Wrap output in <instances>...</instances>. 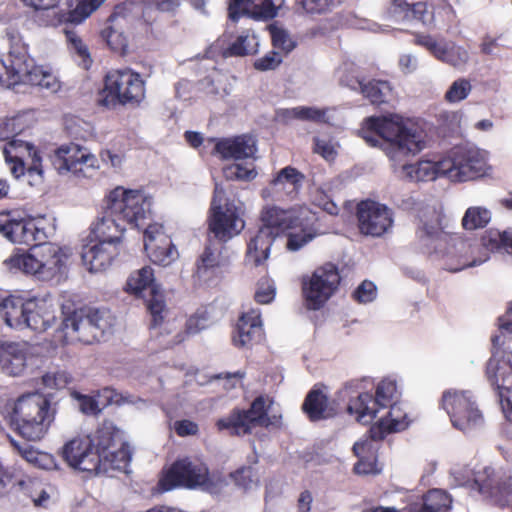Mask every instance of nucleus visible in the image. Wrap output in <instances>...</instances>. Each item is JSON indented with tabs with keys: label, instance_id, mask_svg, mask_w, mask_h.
Here are the masks:
<instances>
[{
	"label": "nucleus",
	"instance_id": "32",
	"mask_svg": "<svg viewBox=\"0 0 512 512\" xmlns=\"http://www.w3.org/2000/svg\"><path fill=\"white\" fill-rule=\"evenodd\" d=\"M6 37L9 43V51L6 58L2 61L6 77L12 72H25L26 64L30 62L28 57V46L23 42L20 34L14 29L6 31Z\"/></svg>",
	"mask_w": 512,
	"mask_h": 512
},
{
	"label": "nucleus",
	"instance_id": "57",
	"mask_svg": "<svg viewBox=\"0 0 512 512\" xmlns=\"http://www.w3.org/2000/svg\"><path fill=\"white\" fill-rule=\"evenodd\" d=\"M271 39L272 46L275 49L282 50L285 54H288L296 47V43L291 39L289 34L281 28H273L271 30Z\"/></svg>",
	"mask_w": 512,
	"mask_h": 512
},
{
	"label": "nucleus",
	"instance_id": "25",
	"mask_svg": "<svg viewBox=\"0 0 512 512\" xmlns=\"http://www.w3.org/2000/svg\"><path fill=\"white\" fill-rule=\"evenodd\" d=\"M30 345L25 341H0V370L11 377L22 376L27 369Z\"/></svg>",
	"mask_w": 512,
	"mask_h": 512
},
{
	"label": "nucleus",
	"instance_id": "37",
	"mask_svg": "<svg viewBox=\"0 0 512 512\" xmlns=\"http://www.w3.org/2000/svg\"><path fill=\"white\" fill-rule=\"evenodd\" d=\"M372 441L368 435L367 439L356 442L353 445L352 450L358 457V461L354 465L356 474L369 475L379 473L376 456L372 453Z\"/></svg>",
	"mask_w": 512,
	"mask_h": 512
},
{
	"label": "nucleus",
	"instance_id": "19",
	"mask_svg": "<svg viewBox=\"0 0 512 512\" xmlns=\"http://www.w3.org/2000/svg\"><path fill=\"white\" fill-rule=\"evenodd\" d=\"M442 407L448 413L453 426L461 431H468L483 421L481 412L466 392H444Z\"/></svg>",
	"mask_w": 512,
	"mask_h": 512
},
{
	"label": "nucleus",
	"instance_id": "60",
	"mask_svg": "<svg viewBox=\"0 0 512 512\" xmlns=\"http://www.w3.org/2000/svg\"><path fill=\"white\" fill-rule=\"evenodd\" d=\"M235 485L243 489H248L252 483L253 468L242 466L229 474Z\"/></svg>",
	"mask_w": 512,
	"mask_h": 512
},
{
	"label": "nucleus",
	"instance_id": "59",
	"mask_svg": "<svg viewBox=\"0 0 512 512\" xmlns=\"http://www.w3.org/2000/svg\"><path fill=\"white\" fill-rule=\"evenodd\" d=\"M314 153L319 154L327 162H334L338 156L336 146L332 141L315 138L314 139Z\"/></svg>",
	"mask_w": 512,
	"mask_h": 512
},
{
	"label": "nucleus",
	"instance_id": "3",
	"mask_svg": "<svg viewBox=\"0 0 512 512\" xmlns=\"http://www.w3.org/2000/svg\"><path fill=\"white\" fill-rule=\"evenodd\" d=\"M396 392V381L385 378L377 384L374 396L363 392L350 400L348 412L355 414L357 420L363 424L371 423L380 409L389 407L387 414L370 427L369 436L372 440H383L388 434L408 428L410 421L407 415L400 407L392 405Z\"/></svg>",
	"mask_w": 512,
	"mask_h": 512
},
{
	"label": "nucleus",
	"instance_id": "61",
	"mask_svg": "<svg viewBox=\"0 0 512 512\" xmlns=\"http://www.w3.org/2000/svg\"><path fill=\"white\" fill-rule=\"evenodd\" d=\"M64 33L68 43L71 47L77 52V54L83 59L89 58V52L87 46L84 44L82 39L78 36L76 31L69 29L68 27L64 28Z\"/></svg>",
	"mask_w": 512,
	"mask_h": 512
},
{
	"label": "nucleus",
	"instance_id": "46",
	"mask_svg": "<svg viewBox=\"0 0 512 512\" xmlns=\"http://www.w3.org/2000/svg\"><path fill=\"white\" fill-rule=\"evenodd\" d=\"M491 219L488 209L482 207H470L462 218V226L466 230H475L485 227Z\"/></svg>",
	"mask_w": 512,
	"mask_h": 512
},
{
	"label": "nucleus",
	"instance_id": "21",
	"mask_svg": "<svg viewBox=\"0 0 512 512\" xmlns=\"http://www.w3.org/2000/svg\"><path fill=\"white\" fill-rule=\"evenodd\" d=\"M61 456L74 469L89 473L101 472L99 454L94 451V441L88 435L78 436L66 442Z\"/></svg>",
	"mask_w": 512,
	"mask_h": 512
},
{
	"label": "nucleus",
	"instance_id": "7",
	"mask_svg": "<svg viewBox=\"0 0 512 512\" xmlns=\"http://www.w3.org/2000/svg\"><path fill=\"white\" fill-rule=\"evenodd\" d=\"M146 97V82L142 75L129 67L109 70L99 91V105L108 109L117 106L139 107Z\"/></svg>",
	"mask_w": 512,
	"mask_h": 512
},
{
	"label": "nucleus",
	"instance_id": "62",
	"mask_svg": "<svg viewBox=\"0 0 512 512\" xmlns=\"http://www.w3.org/2000/svg\"><path fill=\"white\" fill-rule=\"evenodd\" d=\"M252 7L253 0H229V17L233 20H237L241 14L249 13Z\"/></svg>",
	"mask_w": 512,
	"mask_h": 512
},
{
	"label": "nucleus",
	"instance_id": "15",
	"mask_svg": "<svg viewBox=\"0 0 512 512\" xmlns=\"http://www.w3.org/2000/svg\"><path fill=\"white\" fill-rule=\"evenodd\" d=\"M448 6L447 0H392L388 14L395 22H417L431 28Z\"/></svg>",
	"mask_w": 512,
	"mask_h": 512
},
{
	"label": "nucleus",
	"instance_id": "11",
	"mask_svg": "<svg viewBox=\"0 0 512 512\" xmlns=\"http://www.w3.org/2000/svg\"><path fill=\"white\" fill-rule=\"evenodd\" d=\"M207 221L209 231L224 242L239 234L245 225L240 208L225 198V191L219 184L215 185Z\"/></svg>",
	"mask_w": 512,
	"mask_h": 512
},
{
	"label": "nucleus",
	"instance_id": "34",
	"mask_svg": "<svg viewBox=\"0 0 512 512\" xmlns=\"http://www.w3.org/2000/svg\"><path fill=\"white\" fill-rule=\"evenodd\" d=\"M15 495L22 501H31L35 507L46 508L50 495L43 481L36 477L21 476L14 484Z\"/></svg>",
	"mask_w": 512,
	"mask_h": 512
},
{
	"label": "nucleus",
	"instance_id": "26",
	"mask_svg": "<svg viewBox=\"0 0 512 512\" xmlns=\"http://www.w3.org/2000/svg\"><path fill=\"white\" fill-rule=\"evenodd\" d=\"M121 245L109 241L91 239L82 247L81 258L90 272L107 270L119 256Z\"/></svg>",
	"mask_w": 512,
	"mask_h": 512
},
{
	"label": "nucleus",
	"instance_id": "18",
	"mask_svg": "<svg viewBox=\"0 0 512 512\" xmlns=\"http://www.w3.org/2000/svg\"><path fill=\"white\" fill-rule=\"evenodd\" d=\"M358 229L362 235L381 237L393 226V212L385 204L366 199L356 206Z\"/></svg>",
	"mask_w": 512,
	"mask_h": 512
},
{
	"label": "nucleus",
	"instance_id": "45",
	"mask_svg": "<svg viewBox=\"0 0 512 512\" xmlns=\"http://www.w3.org/2000/svg\"><path fill=\"white\" fill-rule=\"evenodd\" d=\"M423 496L426 512H447L451 508L452 498L442 489H431Z\"/></svg>",
	"mask_w": 512,
	"mask_h": 512
},
{
	"label": "nucleus",
	"instance_id": "24",
	"mask_svg": "<svg viewBox=\"0 0 512 512\" xmlns=\"http://www.w3.org/2000/svg\"><path fill=\"white\" fill-rule=\"evenodd\" d=\"M144 249L148 258L157 265L168 266L178 255L171 238L159 224H150L144 231Z\"/></svg>",
	"mask_w": 512,
	"mask_h": 512
},
{
	"label": "nucleus",
	"instance_id": "28",
	"mask_svg": "<svg viewBox=\"0 0 512 512\" xmlns=\"http://www.w3.org/2000/svg\"><path fill=\"white\" fill-rule=\"evenodd\" d=\"M128 25L129 21L124 14V7L116 6L100 33L110 50L120 56H124L128 52L129 43L126 35Z\"/></svg>",
	"mask_w": 512,
	"mask_h": 512
},
{
	"label": "nucleus",
	"instance_id": "39",
	"mask_svg": "<svg viewBox=\"0 0 512 512\" xmlns=\"http://www.w3.org/2000/svg\"><path fill=\"white\" fill-rule=\"evenodd\" d=\"M122 441V432L113 422L104 421L96 431V444L94 451H97L99 458L109 450L115 448Z\"/></svg>",
	"mask_w": 512,
	"mask_h": 512
},
{
	"label": "nucleus",
	"instance_id": "5",
	"mask_svg": "<svg viewBox=\"0 0 512 512\" xmlns=\"http://www.w3.org/2000/svg\"><path fill=\"white\" fill-rule=\"evenodd\" d=\"M361 137L371 147H380L393 161H402L423 148L420 134L408 128L398 116H372L363 121Z\"/></svg>",
	"mask_w": 512,
	"mask_h": 512
},
{
	"label": "nucleus",
	"instance_id": "13",
	"mask_svg": "<svg viewBox=\"0 0 512 512\" xmlns=\"http://www.w3.org/2000/svg\"><path fill=\"white\" fill-rule=\"evenodd\" d=\"M52 165L60 174L92 178L100 168L97 157L85 146L74 142L58 147L51 157Z\"/></svg>",
	"mask_w": 512,
	"mask_h": 512
},
{
	"label": "nucleus",
	"instance_id": "16",
	"mask_svg": "<svg viewBox=\"0 0 512 512\" xmlns=\"http://www.w3.org/2000/svg\"><path fill=\"white\" fill-rule=\"evenodd\" d=\"M503 231L495 229L487 230L481 237L479 242L458 239L454 243V247L462 252L456 266H448L451 272H458L465 268L480 265L489 259V252L504 249Z\"/></svg>",
	"mask_w": 512,
	"mask_h": 512
},
{
	"label": "nucleus",
	"instance_id": "30",
	"mask_svg": "<svg viewBox=\"0 0 512 512\" xmlns=\"http://www.w3.org/2000/svg\"><path fill=\"white\" fill-rule=\"evenodd\" d=\"M105 1L106 0H78L75 7H72V3H69V9L54 12L52 18L47 22V25L57 27L63 24L66 26L81 24Z\"/></svg>",
	"mask_w": 512,
	"mask_h": 512
},
{
	"label": "nucleus",
	"instance_id": "50",
	"mask_svg": "<svg viewBox=\"0 0 512 512\" xmlns=\"http://www.w3.org/2000/svg\"><path fill=\"white\" fill-rule=\"evenodd\" d=\"M326 112V109L306 106L295 107L291 110V114L294 118L315 123L326 122Z\"/></svg>",
	"mask_w": 512,
	"mask_h": 512
},
{
	"label": "nucleus",
	"instance_id": "64",
	"mask_svg": "<svg viewBox=\"0 0 512 512\" xmlns=\"http://www.w3.org/2000/svg\"><path fill=\"white\" fill-rule=\"evenodd\" d=\"M468 60V53L465 49L460 47H451L443 62H446L454 67L460 66L466 63Z\"/></svg>",
	"mask_w": 512,
	"mask_h": 512
},
{
	"label": "nucleus",
	"instance_id": "9",
	"mask_svg": "<svg viewBox=\"0 0 512 512\" xmlns=\"http://www.w3.org/2000/svg\"><path fill=\"white\" fill-rule=\"evenodd\" d=\"M338 266L326 262L317 267L311 275L301 278V291L304 305L308 310H320L336 294L341 284Z\"/></svg>",
	"mask_w": 512,
	"mask_h": 512
},
{
	"label": "nucleus",
	"instance_id": "44",
	"mask_svg": "<svg viewBox=\"0 0 512 512\" xmlns=\"http://www.w3.org/2000/svg\"><path fill=\"white\" fill-rule=\"evenodd\" d=\"M26 71L19 73L16 75V72H12L9 76L6 78H3V76H0V84L3 86H14L18 83L24 82L28 83L33 86H39L40 79L42 78V75L45 71L41 67L38 66H31L30 62L26 64Z\"/></svg>",
	"mask_w": 512,
	"mask_h": 512
},
{
	"label": "nucleus",
	"instance_id": "35",
	"mask_svg": "<svg viewBox=\"0 0 512 512\" xmlns=\"http://www.w3.org/2000/svg\"><path fill=\"white\" fill-rule=\"evenodd\" d=\"M214 151L222 159H246L253 157L256 147L251 137L246 135L235 136L233 138H223L216 142Z\"/></svg>",
	"mask_w": 512,
	"mask_h": 512
},
{
	"label": "nucleus",
	"instance_id": "14",
	"mask_svg": "<svg viewBox=\"0 0 512 512\" xmlns=\"http://www.w3.org/2000/svg\"><path fill=\"white\" fill-rule=\"evenodd\" d=\"M209 482L207 465L197 458L183 457L176 459L163 473L159 483L168 491L176 487L193 489Z\"/></svg>",
	"mask_w": 512,
	"mask_h": 512
},
{
	"label": "nucleus",
	"instance_id": "63",
	"mask_svg": "<svg viewBox=\"0 0 512 512\" xmlns=\"http://www.w3.org/2000/svg\"><path fill=\"white\" fill-rule=\"evenodd\" d=\"M174 430L180 437L195 436L199 433V426L192 420L183 419L175 421Z\"/></svg>",
	"mask_w": 512,
	"mask_h": 512
},
{
	"label": "nucleus",
	"instance_id": "47",
	"mask_svg": "<svg viewBox=\"0 0 512 512\" xmlns=\"http://www.w3.org/2000/svg\"><path fill=\"white\" fill-rule=\"evenodd\" d=\"M223 176L229 181H252L257 176V171L253 164L250 166L233 163L223 168Z\"/></svg>",
	"mask_w": 512,
	"mask_h": 512
},
{
	"label": "nucleus",
	"instance_id": "54",
	"mask_svg": "<svg viewBox=\"0 0 512 512\" xmlns=\"http://www.w3.org/2000/svg\"><path fill=\"white\" fill-rule=\"evenodd\" d=\"M471 91V84L468 80L460 78L452 83L445 94V99L450 103L464 100Z\"/></svg>",
	"mask_w": 512,
	"mask_h": 512
},
{
	"label": "nucleus",
	"instance_id": "40",
	"mask_svg": "<svg viewBox=\"0 0 512 512\" xmlns=\"http://www.w3.org/2000/svg\"><path fill=\"white\" fill-rule=\"evenodd\" d=\"M221 266V254L211 246H205L202 254L196 261L194 276L199 280L208 281L212 279Z\"/></svg>",
	"mask_w": 512,
	"mask_h": 512
},
{
	"label": "nucleus",
	"instance_id": "51",
	"mask_svg": "<svg viewBox=\"0 0 512 512\" xmlns=\"http://www.w3.org/2000/svg\"><path fill=\"white\" fill-rule=\"evenodd\" d=\"M334 0H297V6L306 15H321L329 12Z\"/></svg>",
	"mask_w": 512,
	"mask_h": 512
},
{
	"label": "nucleus",
	"instance_id": "52",
	"mask_svg": "<svg viewBox=\"0 0 512 512\" xmlns=\"http://www.w3.org/2000/svg\"><path fill=\"white\" fill-rule=\"evenodd\" d=\"M352 299L359 304H367L377 297V287L370 280L362 281L352 292Z\"/></svg>",
	"mask_w": 512,
	"mask_h": 512
},
{
	"label": "nucleus",
	"instance_id": "53",
	"mask_svg": "<svg viewBox=\"0 0 512 512\" xmlns=\"http://www.w3.org/2000/svg\"><path fill=\"white\" fill-rule=\"evenodd\" d=\"M3 154L14 178L19 179L26 172L28 173L29 162H25L22 155L12 154L11 148H4Z\"/></svg>",
	"mask_w": 512,
	"mask_h": 512
},
{
	"label": "nucleus",
	"instance_id": "27",
	"mask_svg": "<svg viewBox=\"0 0 512 512\" xmlns=\"http://www.w3.org/2000/svg\"><path fill=\"white\" fill-rule=\"evenodd\" d=\"M264 338L263 322L259 309L243 312L235 325L232 335L234 346L252 347Z\"/></svg>",
	"mask_w": 512,
	"mask_h": 512
},
{
	"label": "nucleus",
	"instance_id": "23",
	"mask_svg": "<svg viewBox=\"0 0 512 512\" xmlns=\"http://www.w3.org/2000/svg\"><path fill=\"white\" fill-rule=\"evenodd\" d=\"M485 171V162L477 151L457 147L452 156L447 159L446 175L458 182L473 180L482 176Z\"/></svg>",
	"mask_w": 512,
	"mask_h": 512
},
{
	"label": "nucleus",
	"instance_id": "29",
	"mask_svg": "<svg viewBox=\"0 0 512 512\" xmlns=\"http://www.w3.org/2000/svg\"><path fill=\"white\" fill-rule=\"evenodd\" d=\"M56 319V308L51 298L31 296L28 300L25 328L42 333L50 329Z\"/></svg>",
	"mask_w": 512,
	"mask_h": 512
},
{
	"label": "nucleus",
	"instance_id": "2",
	"mask_svg": "<svg viewBox=\"0 0 512 512\" xmlns=\"http://www.w3.org/2000/svg\"><path fill=\"white\" fill-rule=\"evenodd\" d=\"M148 211L149 203L142 191L118 186L105 197L102 216L91 226L90 235L121 245L125 223L138 227Z\"/></svg>",
	"mask_w": 512,
	"mask_h": 512
},
{
	"label": "nucleus",
	"instance_id": "36",
	"mask_svg": "<svg viewBox=\"0 0 512 512\" xmlns=\"http://www.w3.org/2000/svg\"><path fill=\"white\" fill-rule=\"evenodd\" d=\"M305 175L293 166L282 168L271 180L270 186L274 191L284 190L288 195L296 196L302 187Z\"/></svg>",
	"mask_w": 512,
	"mask_h": 512
},
{
	"label": "nucleus",
	"instance_id": "31",
	"mask_svg": "<svg viewBox=\"0 0 512 512\" xmlns=\"http://www.w3.org/2000/svg\"><path fill=\"white\" fill-rule=\"evenodd\" d=\"M29 299V295L10 294L0 301V315L8 327L25 328Z\"/></svg>",
	"mask_w": 512,
	"mask_h": 512
},
{
	"label": "nucleus",
	"instance_id": "56",
	"mask_svg": "<svg viewBox=\"0 0 512 512\" xmlns=\"http://www.w3.org/2000/svg\"><path fill=\"white\" fill-rule=\"evenodd\" d=\"M72 382V376L66 371L48 372L42 376V384L50 389H62Z\"/></svg>",
	"mask_w": 512,
	"mask_h": 512
},
{
	"label": "nucleus",
	"instance_id": "42",
	"mask_svg": "<svg viewBox=\"0 0 512 512\" xmlns=\"http://www.w3.org/2000/svg\"><path fill=\"white\" fill-rule=\"evenodd\" d=\"M362 95L370 101L372 105L379 106L387 102V97L391 94L392 88L388 81L372 79L368 82L359 81Z\"/></svg>",
	"mask_w": 512,
	"mask_h": 512
},
{
	"label": "nucleus",
	"instance_id": "4",
	"mask_svg": "<svg viewBox=\"0 0 512 512\" xmlns=\"http://www.w3.org/2000/svg\"><path fill=\"white\" fill-rule=\"evenodd\" d=\"M72 262L71 247L44 240L27 252H14L4 263L10 270L20 271L38 281L59 284L67 280Z\"/></svg>",
	"mask_w": 512,
	"mask_h": 512
},
{
	"label": "nucleus",
	"instance_id": "41",
	"mask_svg": "<svg viewBox=\"0 0 512 512\" xmlns=\"http://www.w3.org/2000/svg\"><path fill=\"white\" fill-rule=\"evenodd\" d=\"M447 159L441 162L421 160L416 165L404 164L403 168L417 181L435 180L441 173L446 175Z\"/></svg>",
	"mask_w": 512,
	"mask_h": 512
},
{
	"label": "nucleus",
	"instance_id": "10",
	"mask_svg": "<svg viewBox=\"0 0 512 512\" xmlns=\"http://www.w3.org/2000/svg\"><path fill=\"white\" fill-rule=\"evenodd\" d=\"M273 403V398L268 395H259L248 409L234 407L227 415L217 419L215 428L231 437L250 435L262 423Z\"/></svg>",
	"mask_w": 512,
	"mask_h": 512
},
{
	"label": "nucleus",
	"instance_id": "58",
	"mask_svg": "<svg viewBox=\"0 0 512 512\" xmlns=\"http://www.w3.org/2000/svg\"><path fill=\"white\" fill-rule=\"evenodd\" d=\"M283 59L279 52L271 50L254 61V68L258 71L275 70L282 63Z\"/></svg>",
	"mask_w": 512,
	"mask_h": 512
},
{
	"label": "nucleus",
	"instance_id": "1",
	"mask_svg": "<svg viewBox=\"0 0 512 512\" xmlns=\"http://www.w3.org/2000/svg\"><path fill=\"white\" fill-rule=\"evenodd\" d=\"M262 226L247 243L246 263L260 266L270 255L277 236L286 234V249L296 252L322 234L319 217L306 205H295L288 209L266 206L260 216Z\"/></svg>",
	"mask_w": 512,
	"mask_h": 512
},
{
	"label": "nucleus",
	"instance_id": "38",
	"mask_svg": "<svg viewBox=\"0 0 512 512\" xmlns=\"http://www.w3.org/2000/svg\"><path fill=\"white\" fill-rule=\"evenodd\" d=\"M4 148H11L12 154L23 156L25 162H29L28 174L42 175V158L38 149L31 143L22 140L12 139Z\"/></svg>",
	"mask_w": 512,
	"mask_h": 512
},
{
	"label": "nucleus",
	"instance_id": "55",
	"mask_svg": "<svg viewBox=\"0 0 512 512\" xmlns=\"http://www.w3.org/2000/svg\"><path fill=\"white\" fill-rule=\"evenodd\" d=\"M9 443L23 459H25L27 462L39 465L41 458L45 456L44 453H41L40 451L36 450L31 445H21L17 440L13 439L12 437H9Z\"/></svg>",
	"mask_w": 512,
	"mask_h": 512
},
{
	"label": "nucleus",
	"instance_id": "49",
	"mask_svg": "<svg viewBox=\"0 0 512 512\" xmlns=\"http://www.w3.org/2000/svg\"><path fill=\"white\" fill-rule=\"evenodd\" d=\"M254 52V47L251 45V40L248 34L240 35L236 40L231 43L227 48L222 51L224 58L246 56Z\"/></svg>",
	"mask_w": 512,
	"mask_h": 512
},
{
	"label": "nucleus",
	"instance_id": "48",
	"mask_svg": "<svg viewBox=\"0 0 512 512\" xmlns=\"http://www.w3.org/2000/svg\"><path fill=\"white\" fill-rule=\"evenodd\" d=\"M141 21L145 26L146 32L154 34V30L162 21V15L150 0L141 2Z\"/></svg>",
	"mask_w": 512,
	"mask_h": 512
},
{
	"label": "nucleus",
	"instance_id": "43",
	"mask_svg": "<svg viewBox=\"0 0 512 512\" xmlns=\"http://www.w3.org/2000/svg\"><path fill=\"white\" fill-rule=\"evenodd\" d=\"M132 450L127 442H121L119 447H115L101 456V470H107L108 467L112 469H125L131 461Z\"/></svg>",
	"mask_w": 512,
	"mask_h": 512
},
{
	"label": "nucleus",
	"instance_id": "6",
	"mask_svg": "<svg viewBox=\"0 0 512 512\" xmlns=\"http://www.w3.org/2000/svg\"><path fill=\"white\" fill-rule=\"evenodd\" d=\"M56 405L39 392L20 395L8 412L11 429L29 442H38L48 433L56 417Z\"/></svg>",
	"mask_w": 512,
	"mask_h": 512
},
{
	"label": "nucleus",
	"instance_id": "17",
	"mask_svg": "<svg viewBox=\"0 0 512 512\" xmlns=\"http://www.w3.org/2000/svg\"><path fill=\"white\" fill-rule=\"evenodd\" d=\"M486 377L499 397L505 417L512 421V354L493 353L486 364Z\"/></svg>",
	"mask_w": 512,
	"mask_h": 512
},
{
	"label": "nucleus",
	"instance_id": "22",
	"mask_svg": "<svg viewBox=\"0 0 512 512\" xmlns=\"http://www.w3.org/2000/svg\"><path fill=\"white\" fill-rule=\"evenodd\" d=\"M472 490L477 491L491 504L505 507L512 500V487L509 481L496 479L495 471L491 467H483L473 472L470 483Z\"/></svg>",
	"mask_w": 512,
	"mask_h": 512
},
{
	"label": "nucleus",
	"instance_id": "12",
	"mask_svg": "<svg viewBox=\"0 0 512 512\" xmlns=\"http://www.w3.org/2000/svg\"><path fill=\"white\" fill-rule=\"evenodd\" d=\"M125 291L141 298H145L148 292L149 297L145 302L152 318L150 327L156 328L163 323L166 312L164 295L155 282L154 271L150 266L142 267L132 273L127 279Z\"/></svg>",
	"mask_w": 512,
	"mask_h": 512
},
{
	"label": "nucleus",
	"instance_id": "8",
	"mask_svg": "<svg viewBox=\"0 0 512 512\" xmlns=\"http://www.w3.org/2000/svg\"><path fill=\"white\" fill-rule=\"evenodd\" d=\"M111 327L112 319L108 310L80 309L63 319L55 337L61 345H67L73 341L91 345L99 342Z\"/></svg>",
	"mask_w": 512,
	"mask_h": 512
},
{
	"label": "nucleus",
	"instance_id": "33",
	"mask_svg": "<svg viewBox=\"0 0 512 512\" xmlns=\"http://www.w3.org/2000/svg\"><path fill=\"white\" fill-rule=\"evenodd\" d=\"M301 409L311 422L327 420L336 415V410L330 406L328 396L319 385H314L307 393Z\"/></svg>",
	"mask_w": 512,
	"mask_h": 512
},
{
	"label": "nucleus",
	"instance_id": "20",
	"mask_svg": "<svg viewBox=\"0 0 512 512\" xmlns=\"http://www.w3.org/2000/svg\"><path fill=\"white\" fill-rule=\"evenodd\" d=\"M0 233L13 243L31 247L41 244L46 238L44 228L33 218H17L11 212L0 213Z\"/></svg>",
	"mask_w": 512,
	"mask_h": 512
}]
</instances>
